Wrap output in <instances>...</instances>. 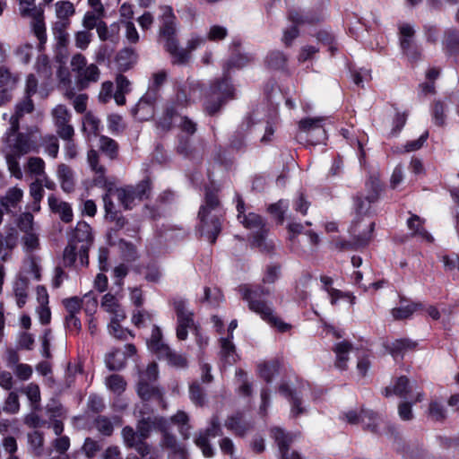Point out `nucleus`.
<instances>
[{"label":"nucleus","instance_id":"3c124183","mask_svg":"<svg viewBox=\"0 0 459 459\" xmlns=\"http://www.w3.org/2000/svg\"><path fill=\"white\" fill-rule=\"evenodd\" d=\"M101 307L108 313L113 315V316H117V314L119 312H125L118 304L117 298L110 293H107L103 296L101 300Z\"/></svg>","mask_w":459,"mask_h":459},{"label":"nucleus","instance_id":"8fccbe9b","mask_svg":"<svg viewBox=\"0 0 459 459\" xmlns=\"http://www.w3.org/2000/svg\"><path fill=\"white\" fill-rule=\"evenodd\" d=\"M100 122L99 118L91 113H87L83 117L82 127L88 137L91 135L96 136L100 131Z\"/></svg>","mask_w":459,"mask_h":459},{"label":"nucleus","instance_id":"f257e3e1","mask_svg":"<svg viewBox=\"0 0 459 459\" xmlns=\"http://www.w3.org/2000/svg\"><path fill=\"white\" fill-rule=\"evenodd\" d=\"M206 98L205 103L210 100L209 90L195 81H187L177 89L175 100L168 103L162 115L156 122V127L160 132H167L173 126H177L182 133L193 135L197 129L195 121L182 115L183 109L190 101H195L202 97ZM206 106V104H204ZM207 111V109L205 108Z\"/></svg>","mask_w":459,"mask_h":459},{"label":"nucleus","instance_id":"a19ab883","mask_svg":"<svg viewBox=\"0 0 459 459\" xmlns=\"http://www.w3.org/2000/svg\"><path fill=\"white\" fill-rule=\"evenodd\" d=\"M423 304L420 302H411L401 304V306L392 309V316L395 319H406L416 311L422 309Z\"/></svg>","mask_w":459,"mask_h":459},{"label":"nucleus","instance_id":"7c9ffc66","mask_svg":"<svg viewBox=\"0 0 459 459\" xmlns=\"http://www.w3.org/2000/svg\"><path fill=\"white\" fill-rule=\"evenodd\" d=\"M415 346L416 342L410 339H397L385 345L386 351H388L395 360L403 359L405 352L412 350Z\"/></svg>","mask_w":459,"mask_h":459},{"label":"nucleus","instance_id":"13d9d810","mask_svg":"<svg viewBox=\"0 0 459 459\" xmlns=\"http://www.w3.org/2000/svg\"><path fill=\"white\" fill-rule=\"evenodd\" d=\"M100 148L102 152L107 154L110 159H114L117 153V143L108 136H100Z\"/></svg>","mask_w":459,"mask_h":459},{"label":"nucleus","instance_id":"4c0bfd02","mask_svg":"<svg viewBox=\"0 0 459 459\" xmlns=\"http://www.w3.org/2000/svg\"><path fill=\"white\" fill-rule=\"evenodd\" d=\"M287 56L280 50L270 51L265 57V65L271 70L283 71L287 67Z\"/></svg>","mask_w":459,"mask_h":459},{"label":"nucleus","instance_id":"a211bd4d","mask_svg":"<svg viewBox=\"0 0 459 459\" xmlns=\"http://www.w3.org/2000/svg\"><path fill=\"white\" fill-rule=\"evenodd\" d=\"M174 308L177 314V337L179 340H186L188 329L194 327V314L188 309L186 300L182 299L174 300Z\"/></svg>","mask_w":459,"mask_h":459},{"label":"nucleus","instance_id":"79ce46f5","mask_svg":"<svg viewBox=\"0 0 459 459\" xmlns=\"http://www.w3.org/2000/svg\"><path fill=\"white\" fill-rule=\"evenodd\" d=\"M106 366L109 370H120L126 363V354L119 349H113L105 359Z\"/></svg>","mask_w":459,"mask_h":459},{"label":"nucleus","instance_id":"b1692460","mask_svg":"<svg viewBox=\"0 0 459 459\" xmlns=\"http://www.w3.org/2000/svg\"><path fill=\"white\" fill-rule=\"evenodd\" d=\"M271 434L275 443L277 444L281 459H302L300 455L296 452H292L290 455H289V446L293 441L294 437L292 434L286 433L281 428L272 429Z\"/></svg>","mask_w":459,"mask_h":459},{"label":"nucleus","instance_id":"052dcab7","mask_svg":"<svg viewBox=\"0 0 459 459\" xmlns=\"http://www.w3.org/2000/svg\"><path fill=\"white\" fill-rule=\"evenodd\" d=\"M25 394L31 403L33 411L39 409L40 391L38 385L30 383L25 388Z\"/></svg>","mask_w":459,"mask_h":459},{"label":"nucleus","instance_id":"f704fd0d","mask_svg":"<svg viewBox=\"0 0 459 459\" xmlns=\"http://www.w3.org/2000/svg\"><path fill=\"white\" fill-rule=\"evenodd\" d=\"M57 178L60 181L61 188L65 193H71L74 189V171L65 164H60L57 168Z\"/></svg>","mask_w":459,"mask_h":459},{"label":"nucleus","instance_id":"2f4dec72","mask_svg":"<svg viewBox=\"0 0 459 459\" xmlns=\"http://www.w3.org/2000/svg\"><path fill=\"white\" fill-rule=\"evenodd\" d=\"M225 427L237 436H244L250 429L251 425L246 421L242 412H236L227 418Z\"/></svg>","mask_w":459,"mask_h":459},{"label":"nucleus","instance_id":"864d4df0","mask_svg":"<svg viewBox=\"0 0 459 459\" xmlns=\"http://www.w3.org/2000/svg\"><path fill=\"white\" fill-rule=\"evenodd\" d=\"M98 299L96 295L90 291L82 298V308L87 316H93L97 311Z\"/></svg>","mask_w":459,"mask_h":459},{"label":"nucleus","instance_id":"dca6fc26","mask_svg":"<svg viewBox=\"0 0 459 459\" xmlns=\"http://www.w3.org/2000/svg\"><path fill=\"white\" fill-rule=\"evenodd\" d=\"M320 19L321 16L319 15L311 16L300 11H290L289 13V20L291 22V25L290 28L283 31V43L286 46H290L292 41L299 36V27L307 23L311 24L313 22H318Z\"/></svg>","mask_w":459,"mask_h":459},{"label":"nucleus","instance_id":"c756f323","mask_svg":"<svg viewBox=\"0 0 459 459\" xmlns=\"http://www.w3.org/2000/svg\"><path fill=\"white\" fill-rule=\"evenodd\" d=\"M48 201L50 210L57 213L64 222L68 223L72 221L74 214L72 207L68 203L60 201L53 195L48 196Z\"/></svg>","mask_w":459,"mask_h":459},{"label":"nucleus","instance_id":"72a5a7b5","mask_svg":"<svg viewBox=\"0 0 459 459\" xmlns=\"http://www.w3.org/2000/svg\"><path fill=\"white\" fill-rule=\"evenodd\" d=\"M23 196V191L17 187L10 188L4 196L1 197L0 204L4 207L5 212H13L22 201Z\"/></svg>","mask_w":459,"mask_h":459},{"label":"nucleus","instance_id":"37998d69","mask_svg":"<svg viewBox=\"0 0 459 459\" xmlns=\"http://www.w3.org/2000/svg\"><path fill=\"white\" fill-rule=\"evenodd\" d=\"M19 13L23 18H31L43 14V10L36 4L35 0H19Z\"/></svg>","mask_w":459,"mask_h":459},{"label":"nucleus","instance_id":"338daca9","mask_svg":"<svg viewBox=\"0 0 459 459\" xmlns=\"http://www.w3.org/2000/svg\"><path fill=\"white\" fill-rule=\"evenodd\" d=\"M429 414L432 420L441 421L446 418V409L441 403L432 401L429 406Z\"/></svg>","mask_w":459,"mask_h":459},{"label":"nucleus","instance_id":"6e6d98bb","mask_svg":"<svg viewBox=\"0 0 459 459\" xmlns=\"http://www.w3.org/2000/svg\"><path fill=\"white\" fill-rule=\"evenodd\" d=\"M28 442L34 455L40 456L43 452V434L39 431H33L32 433H30L28 435Z\"/></svg>","mask_w":459,"mask_h":459},{"label":"nucleus","instance_id":"20e7f679","mask_svg":"<svg viewBox=\"0 0 459 459\" xmlns=\"http://www.w3.org/2000/svg\"><path fill=\"white\" fill-rule=\"evenodd\" d=\"M160 36L165 40L164 47L166 50L172 56L173 62L176 64H185L189 58V51L195 50L203 46L206 38L201 36H192L187 42V50L179 48L178 42L176 39V17L173 9L170 6L165 5L160 7Z\"/></svg>","mask_w":459,"mask_h":459},{"label":"nucleus","instance_id":"6e6552de","mask_svg":"<svg viewBox=\"0 0 459 459\" xmlns=\"http://www.w3.org/2000/svg\"><path fill=\"white\" fill-rule=\"evenodd\" d=\"M168 420L162 418H143L137 424V431L143 441L149 437L152 428H159L163 432V446L170 450L169 459H187L185 447L177 442L174 436L169 434L167 429Z\"/></svg>","mask_w":459,"mask_h":459},{"label":"nucleus","instance_id":"e2e57ef3","mask_svg":"<svg viewBox=\"0 0 459 459\" xmlns=\"http://www.w3.org/2000/svg\"><path fill=\"white\" fill-rule=\"evenodd\" d=\"M444 43L450 54L455 53L459 47V32L455 30H447Z\"/></svg>","mask_w":459,"mask_h":459},{"label":"nucleus","instance_id":"a878e982","mask_svg":"<svg viewBox=\"0 0 459 459\" xmlns=\"http://www.w3.org/2000/svg\"><path fill=\"white\" fill-rule=\"evenodd\" d=\"M122 437L126 446L134 448L142 456L150 453L149 446L141 437L138 431L130 426H126L122 429Z\"/></svg>","mask_w":459,"mask_h":459},{"label":"nucleus","instance_id":"9b49d317","mask_svg":"<svg viewBox=\"0 0 459 459\" xmlns=\"http://www.w3.org/2000/svg\"><path fill=\"white\" fill-rule=\"evenodd\" d=\"M236 201L239 222L252 231V245L262 247L267 232L263 218L255 212L246 214L245 203L240 195H237Z\"/></svg>","mask_w":459,"mask_h":459},{"label":"nucleus","instance_id":"ddd939ff","mask_svg":"<svg viewBox=\"0 0 459 459\" xmlns=\"http://www.w3.org/2000/svg\"><path fill=\"white\" fill-rule=\"evenodd\" d=\"M148 349L159 359H164L173 367L183 368L186 367V359L184 356L173 352L162 341V333L160 327L154 325L150 340L147 342Z\"/></svg>","mask_w":459,"mask_h":459},{"label":"nucleus","instance_id":"1a4fd4ad","mask_svg":"<svg viewBox=\"0 0 459 459\" xmlns=\"http://www.w3.org/2000/svg\"><path fill=\"white\" fill-rule=\"evenodd\" d=\"M279 122V114L276 107L268 108L267 113L260 117L258 110L247 117L240 126L241 131L254 130L255 132L264 131L261 137L262 143H269L272 141L274 130Z\"/></svg>","mask_w":459,"mask_h":459},{"label":"nucleus","instance_id":"7ed1b4c3","mask_svg":"<svg viewBox=\"0 0 459 459\" xmlns=\"http://www.w3.org/2000/svg\"><path fill=\"white\" fill-rule=\"evenodd\" d=\"M253 60L254 56L250 54H237L224 64L223 77L214 81L208 89L210 100L206 103V109L209 115H214L227 100L234 97L235 89L229 78L231 71L241 69Z\"/></svg>","mask_w":459,"mask_h":459},{"label":"nucleus","instance_id":"f3484780","mask_svg":"<svg viewBox=\"0 0 459 459\" xmlns=\"http://www.w3.org/2000/svg\"><path fill=\"white\" fill-rule=\"evenodd\" d=\"M399 34L400 47L403 54L411 63L418 61L420 57V51L413 40L414 28L409 23H402L399 25Z\"/></svg>","mask_w":459,"mask_h":459},{"label":"nucleus","instance_id":"cd10ccee","mask_svg":"<svg viewBox=\"0 0 459 459\" xmlns=\"http://www.w3.org/2000/svg\"><path fill=\"white\" fill-rule=\"evenodd\" d=\"M279 393L288 399L291 403L290 413L293 417H298L305 412V408L301 406L300 394L296 390L290 388L287 383H281L279 386Z\"/></svg>","mask_w":459,"mask_h":459},{"label":"nucleus","instance_id":"e433bc0d","mask_svg":"<svg viewBox=\"0 0 459 459\" xmlns=\"http://www.w3.org/2000/svg\"><path fill=\"white\" fill-rule=\"evenodd\" d=\"M125 317V312H119L117 314V316H112L110 324L108 325L109 333L119 340H126L128 335L133 336L128 329L123 328L119 324Z\"/></svg>","mask_w":459,"mask_h":459},{"label":"nucleus","instance_id":"39448f33","mask_svg":"<svg viewBox=\"0 0 459 459\" xmlns=\"http://www.w3.org/2000/svg\"><path fill=\"white\" fill-rule=\"evenodd\" d=\"M151 192L149 179H144L136 186H126L124 187H108L103 195L105 217L109 221H117V224L123 225V218L118 217L117 211L112 198L116 197L126 210L132 209L136 202L148 198Z\"/></svg>","mask_w":459,"mask_h":459},{"label":"nucleus","instance_id":"f03ea898","mask_svg":"<svg viewBox=\"0 0 459 459\" xmlns=\"http://www.w3.org/2000/svg\"><path fill=\"white\" fill-rule=\"evenodd\" d=\"M34 109V103L30 97L24 96L23 100L16 104L14 114L10 117V127L4 138L2 152L5 157L8 169L12 176L17 179L22 178V172L18 160L37 149V144L31 140L29 134L19 133L20 119L25 115L31 113Z\"/></svg>","mask_w":459,"mask_h":459},{"label":"nucleus","instance_id":"0eeeda50","mask_svg":"<svg viewBox=\"0 0 459 459\" xmlns=\"http://www.w3.org/2000/svg\"><path fill=\"white\" fill-rule=\"evenodd\" d=\"M239 292L243 299L248 303L249 309L259 315L264 321L275 327L281 333H285L290 329V325L276 316L273 307L262 300V297L270 294L269 290L264 287L253 289L248 285H241L239 286Z\"/></svg>","mask_w":459,"mask_h":459},{"label":"nucleus","instance_id":"c03bdc74","mask_svg":"<svg viewBox=\"0 0 459 459\" xmlns=\"http://www.w3.org/2000/svg\"><path fill=\"white\" fill-rule=\"evenodd\" d=\"M188 415L183 411H178L177 414L170 419V422L178 427V430L184 439L189 438L190 436L191 428L188 424Z\"/></svg>","mask_w":459,"mask_h":459},{"label":"nucleus","instance_id":"bb28decb","mask_svg":"<svg viewBox=\"0 0 459 459\" xmlns=\"http://www.w3.org/2000/svg\"><path fill=\"white\" fill-rule=\"evenodd\" d=\"M347 421L351 424H358L361 422L363 426L372 432L377 431V415L369 410H361L358 414L355 411H350L345 413Z\"/></svg>","mask_w":459,"mask_h":459},{"label":"nucleus","instance_id":"69168bd1","mask_svg":"<svg viewBox=\"0 0 459 459\" xmlns=\"http://www.w3.org/2000/svg\"><path fill=\"white\" fill-rule=\"evenodd\" d=\"M36 70L38 74L44 79H48L51 76L52 71L49 65V60L47 56L40 55L37 58Z\"/></svg>","mask_w":459,"mask_h":459},{"label":"nucleus","instance_id":"de8ad7c7","mask_svg":"<svg viewBox=\"0 0 459 459\" xmlns=\"http://www.w3.org/2000/svg\"><path fill=\"white\" fill-rule=\"evenodd\" d=\"M32 30L34 35L39 41V45L42 46L47 41L46 25L44 22V13L39 16H34L30 18Z\"/></svg>","mask_w":459,"mask_h":459},{"label":"nucleus","instance_id":"6ab92c4d","mask_svg":"<svg viewBox=\"0 0 459 459\" xmlns=\"http://www.w3.org/2000/svg\"><path fill=\"white\" fill-rule=\"evenodd\" d=\"M221 435L222 430L221 423L218 416L215 415L211 419L209 427L204 432H200L195 443L202 450L204 456L212 457L214 455V450L209 444V438Z\"/></svg>","mask_w":459,"mask_h":459},{"label":"nucleus","instance_id":"a18cd8bd","mask_svg":"<svg viewBox=\"0 0 459 459\" xmlns=\"http://www.w3.org/2000/svg\"><path fill=\"white\" fill-rule=\"evenodd\" d=\"M74 238L82 245L89 246L92 241V234L91 226L85 221H79L75 227Z\"/></svg>","mask_w":459,"mask_h":459},{"label":"nucleus","instance_id":"0e129e2a","mask_svg":"<svg viewBox=\"0 0 459 459\" xmlns=\"http://www.w3.org/2000/svg\"><path fill=\"white\" fill-rule=\"evenodd\" d=\"M189 397L195 405L203 406L205 403V394L196 382L192 383L189 386Z\"/></svg>","mask_w":459,"mask_h":459},{"label":"nucleus","instance_id":"2eb2a0df","mask_svg":"<svg viewBox=\"0 0 459 459\" xmlns=\"http://www.w3.org/2000/svg\"><path fill=\"white\" fill-rule=\"evenodd\" d=\"M72 71L75 74L76 83L81 89H84L91 82H96L100 77V70L94 64H87L85 56L76 54L71 60Z\"/></svg>","mask_w":459,"mask_h":459},{"label":"nucleus","instance_id":"5701e85b","mask_svg":"<svg viewBox=\"0 0 459 459\" xmlns=\"http://www.w3.org/2000/svg\"><path fill=\"white\" fill-rule=\"evenodd\" d=\"M321 289L327 293L331 305H336L340 300H345L353 306L356 297L348 291H342L333 287V280L327 275L320 276Z\"/></svg>","mask_w":459,"mask_h":459},{"label":"nucleus","instance_id":"c9c22d12","mask_svg":"<svg viewBox=\"0 0 459 459\" xmlns=\"http://www.w3.org/2000/svg\"><path fill=\"white\" fill-rule=\"evenodd\" d=\"M333 351L336 356L335 366L341 370L346 369L348 355L353 351V347L348 342L342 341L334 345Z\"/></svg>","mask_w":459,"mask_h":459},{"label":"nucleus","instance_id":"393cba45","mask_svg":"<svg viewBox=\"0 0 459 459\" xmlns=\"http://www.w3.org/2000/svg\"><path fill=\"white\" fill-rule=\"evenodd\" d=\"M374 228L375 223L373 221H368L363 225L361 224V221H352L350 232L354 238V245L356 247H362L367 245L371 239Z\"/></svg>","mask_w":459,"mask_h":459},{"label":"nucleus","instance_id":"ea45409f","mask_svg":"<svg viewBox=\"0 0 459 459\" xmlns=\"http://www.w3.org/2000/svg\"><path fill=\"white\" fill-rule=\"evenodd\" d=\"M407 225L411 234L420 237L428 242L433 241V237L423 228V221L417 215H412L407 221Z\"/></svg>","mask_w":459,"mask_h":459},{"label":"nucleus","instance_id":"49530a36","mask_svg":"<svg viewBox=\"0 0 459 459\" xmlns=\"http://www.w3.org/2000/svg\"><path fill=\"white\" fill-rule=\"evenodd\" d=\"M280 363L277 360L264 362L258 365L260 377L267 383H270L278 373Z\"/></svg>","mask_w":459,"mask_h":459},{"label":"nucleus","instance_id":"412c9836","mask_svg":"<svg viewBox=\"0 0 459 459\" xmlns=\"http://www.w3.org/2000/svg\"><path fill=\"white\" fill-rule=\"evenodd\" d=\"M52 116L58 136L61 139L72 138L74 134V130L73 126L69 123L71 114L65 106L57 105L52 110Z\"/></svg>","mask_w":459,"mask_h":459},{"label":"nucleus","instance_id":"680f3d73","mask_svg":"<svg viewBox=\"0 0 459 459\" xmlns=\"http://www.w3.org/2000/svg\"><path fill=\"white\" fill-rule=\"evenodd\" d=\"M17 236L14 233H9L4 238L0 233V255L2 260H6L7 253H4L5 249H12L16 245Z\"/></svg>","mask_w":459,"mask_h":459},{"label":"nucleus","instance_id":"c85d7f7f","mask_svg":"<svg viewBox=\"0 0 459 459\" xmlns=\"http://www.w3.org/2000/svg\"><path fill=\"white\" fill-rule=\"evenodd\" d=\"M55 6L56 17L62 22L56 23L54 30H58V37L59 39L62 40L63 38H65V35H63V28L66 25L65 21H67L74 14L75 9L74 4L69 1H58L56 3Z\"/></svg>","mask_w":459,"mask_h":459},{"label":"nucleus","instance_id":"774afa93","mask_svg":"<svg viewBox=\"0 0 459 459\" xmlns=\"http://www.w3.org/2000/svg\"><path fill=\"white\" fill-rule=\"evenodd\" d=\"M63 305L67 312V315L77 316L82 309V299L78 297H72L65 299Z\"/></svg>","mask_w":459,"mask_h":459},{"label":"nucleus","instance_id":"bf43d9fd","mask_svg":"<svg viewBox=\"0 0 459 459\" xmlns=\"http://www.w3.org/2000/svg\"><path fill=\"white\" fill-rule=\"evenodd\" d=\"M431 117L434 124L437 126H443L446 123L445 105L442 101L434 102L431 108Z\"/></svg>","mask_w":459,"mask_h":459},{"label":"nucleus","instance_id":"5fc2aeb1","mask_svg":"<svg viewBox=\"0 0 459 459\" xmlns=\"http://www.w3.org/2000/svg\"><path fill=\"white\" fill-rule=\"evenodd\" d=\"M26 169L31 176L40 178L45 175V162L39 157H30L28 160Z\"/></svg>","mask_w":459,"mask_h":459},{"label":"nucleus","instance_id":"aec40b11","mask_svg":"<svg viewBox=\"0 0 459 459\" xmlns=\"http://www.w3.org/2000/svg\"><path fill=\"white\" fill-rule=\"evenodd\" d=\"M385 395L395 394L401 398H409L414 403L421 402L424 399L422 391H417L412 394V385L406 377H400L396 379L393 386H387L385 389Z\"/></svg>","mask_w":459,"mask_h":459},{"label":"nucleus","instance_id":"473e14b6","mask_svg":"<svg viewBox=\"0 0 459 459\" xmlns=\"http://www.w3.org/2000/svg\"><path fill=\"white\" fill-rule=\"evenodd\" d=\"M152 383L144 381L143 377L138 383L137 393L143 401L155 400L160 403L162 400V394Z\"/></svg>","mask_w":459,"mask_h":459},{"label":"nucleus","instance_id":"4468645a","mask_svg":"<svg viewBox=\"0 0 459 459\" xmlns=\"http://www.w3.org/2000/svg\"><path fill=\"white\" fill-rule=\"evenodd\" d=\"M381 190L378 179L371 178L366 182V194H358L353 198L354 210L358 218L370 213L372 204L378 201Z\"/></svg>","mask_w":459,"mask_h":459},{"label":"nucleus","instance_id":"09e8293b","mask_svg":"<svg viewBox=\"0 0 459 459\" xmlns=\"http://www.w3.org/2000/svg\"><path fill=\"white\" fill-rule=\"evenodd\" d=\"M105 384L109 391L117 395L121 394L126 387V382L123 377L117 374H113L107 377Z\"/></svg>","mask_w":459,"mask_h":459},{"label":"nucleus","instance_id":"58836bf2","mask_svg":"<svg viewBox=\"0 0 459 459\" xmlns=\"http://www.w3.org/2000/svg\"><path fill=\"white\" fill-rule=\"evenodd\" d=\"M28 287L29 281L23 277L16 279L13 282V290L19 307H22L27 302Z\"/></svg>","mask_w":459,"mask_h":459},{"label":"nucleus","instance_id":"9d476101","mask_svg":"<svg viewBox=\"0 0 459 459\" xmlns=\"http://www.w3.org/2000/svg\"><path fill=\"white\" fill-rule=\"evenodd\" d=\"M166 80L167 73L165 70L158 71L152 74L149 90L133 108V113L138 119L148 120L153 116L154 103L158 98V91Z\"/></svg>","mask_w":459,"mask_h":459},{"label":"nucleus","instance_id":"423d86ee","mask_svg":"<svg viewBox=\"0 0 459 459\" xmlns=\"http://www.w3.org/2000/svg\"><path fill=\"white\" fill-rule=\"evenodd\" d=\"M223 215L222 207L217 193L205 188L204 204L198 212V230L202 236L213 244L221 230V219Z\"/></svg>","mask_w":459,"mask_h":459},{"label":"nucleus","instance_id":"f8f14e48","mask_svg":"<svg viewBox=\"0 0 459 459\" xmlns=\"http://www.w3.org/2000/svg\"><path fill=\"white\" fill-rule=\"evenodd\" d=\"M324 122L325 118L321 117L301 119L296 134L297 140L311 145L325 144L327 134Z\"/></svg>","mask_w":459,"mask_h":459},{"label":"nucleus","instance_id":"4d7b16f0","mask_svg":"<svg viewBox=\"0 0 459 459\" xmlns=\"http://www.w3.org/2000/svg\"><path fill=\"white\" fill-rule=\"evenodd\" d=\"M289 209V202L287 200H279L277 203L273 204L269 206L268 211L273 214L279 223H282L284 221L285 212Z\"/></svg>","mask_w":459,"mask_h":459},{"label":"nucleus","instance_id":"603ef678","mask_svg":"<svg viewBox=\"0 0 459 459\" xmlns=\"http://www.w3.org/2000/svg\"><path fill=\"white\" fill-rule=\"evenodd\" d=\"M18 82V77L13 74L7 68L0 67V89L13 91Z\"/></svg>","mask_w":459,"mask_h":459},{"label":"nucleus","instance_id":"4be33fe9","mask_svg":"<svg viewBox=\"0 0 459 459\" xmlns=\"http://www.w3.org/2000/svg\"><path fill=\"white\" fill-rule=\"evenodd\" d=\"M238 326V321L232 320L228 327V336L220 339L221 345V360L223 366H231L238 360V354L236 353L235 345L232 342L233 332Z\"/></svg>","mask_w":459,"mask_h":459}]
</instances>
